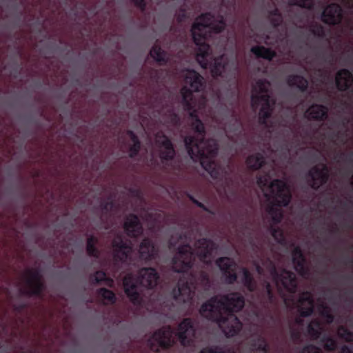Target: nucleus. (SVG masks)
<instances>
[{"label":"nucleus","mask_w":353,"mask_h":353,"mask_svg":"<svg viewBox=\"0 0 353 353\" xmlns=\"http://www.w3.org/2000/svg\"><path fill=\"white\" fill-rule=\"evenodd\" d=\"M256 183L261 189L267 187L269 183V176L268 174L257 176Z\"/></svg>","instance_id":"49"},{"label":"nucleus","mask_w":353,"mask_h":353,"mask_svg":"<svg viewBox=\"0 0 353 353\" xmlns=\"http://www.w3.org/2000/svg\"><path fill=\"white\" fill-rule=\"evenodd\" d=\"M114 252V259L117 262L125 263L130 256L132 245L130 241L124 240L121 234H117L111 242Z\"/></svg>","instance_id":"11"},{"label":"nucleus","mask_w":353,"mask_h":353,"mask_svg":"<svg viewBox=\"0 0 353 353\" xmlns=\"http://www.w3.org/2000/svg\"><path fill=\"white\" fill-rule=\"evenodd\" d=\"M270 82L265 79H258L252 88L251 96L252 106L256 108L260 104L261 107L259 112V121L261 125H267L268 120L271 117L275 99L269 93Z\"/></svg>","instance_id":"6"},{"label":"nucleus","mask_w":353,"mask_h":353,"mask_svg":"<svg viewBox=\"0 0 353 353\" xmlns=\"http://www.w3.org/2000/svg\"><path fill=\"white\" fill-rule=\"evenodd\" d=\"M319 312L323 318L331 312L330 307L325 303H321L318 307Z\"/></svg>","instance_id":"51"},{"label":"nucleus","mask_w":353,"mask_h":353,"mask_svg":"<svg viewBox=\"0 0 353 353\" xmlns=\"http://www.w3.org/2000/svg\"><path fill=\"white\" fill-rule=\"evenodd\" d=\"M339 336L345 339L346 341L350 342L352 340L353 334L347 328L344 326H340L339 328Z\"/></svg>","instance_id":"46"},{"label":"nucleus","mask_w":353,"mask_h":353,"mask_svg":"<svg viewBox=\"0 0 353 353\" xmlns=\"http://www.w3.org/2000/svg\"><path fill=\"white\" fill-rule=\"evenodd\" d=\"M226 183H227L228 186H229L230 184L232 183V180L231 179H227Z\"/></svg>","instance_id":"63"},{"label":"nucleus","mask_w":353,"mask_h":353,"mask_svg":"<svg viewBox=\"0 0 353 353\" xmlns=\"http://www.w3.org/2000/svg\"><path fill=\"white\" fill-rule=\"evenodd\" d=\"M242 272L243 277L241 279V282L243 285L249 292H254L256 288V284L252 274L245 268L242 269Z\"/></svg>","instance_id":"30"},{"label":"nucleus","mask_w":353,"mask_h":353,"mask_svg":"<svg viewBox=\"0 0 353 353\" xmlns=\"http://www.w3.org/2000/svg\"><path fill=\"white\" fill-rule=\"evenodd\" d=\"M157 143L160 148V158L163 164H168V161H172L176 155V151L171 140L164 134H158L157 136Z\"/></svg>","instance_id":"16"},{"label":"nucleus","mask_w":353,"mask_h":353,"mask_svg":"<svg viewBox=\"0 0 353 353\" xmlns=\"http://www.w3.org/2000/svg\"><path fill=\"white\" fill-rule=\"evenodd\" d=\"M25 307H26V304H24V303H21V304L14 305V310L17 312H20V311L23 310Z\"/></svg>","instance_id":"58"},{"label":"nucleus","mask_w":353,"mask_h":353,"mask_svg":"<svg viewBox=\"0 0 353 353\" xmlns=\"http://www.w3.org/2000/svg\"><path fill=\"white\" fill-rule=\"evenodd\" d=\"M298 302L301 305H303L305 303H307L309 305H314L312 294L308 291H305L300 294Z\"/></svg>","instance_id":"43"},{"label":"nucleus","mask_w":353,"mask_h":353,"mask_svg":"<svg viewBox=\"0 0 353 353\" xmlns=\"http://www.w3.org/2000/svg\"><path fill=\"white\" fill-rule=\"evenodd\" d=\"M259 305L261 307L256 316H265L271 320L274 319V316L270 312V307L276 301V297L273 291V288L269 282L264 283V290L259 296Z\"/></svg>","instance_id":"13"},{"label":"nucleus","mask_w":353,"mask_h":353,"mask_svg":"<svg viewBox=\"0 0 353 353\" xmlns=\"http://www.w3.org/2000/svg\"><path fill=\"white\" fill-rule=\"evenodd\" d=\"M127 134L129 136L130 140L133 143V144L129 148V157L133 159L138 155L141 150V142L138 137L133 131L128 130Z\"/></svg>","instance_id":"29"},{"label":"nucleus","mask_w":353,"mask_h":353,"mask_svg":"<svg viewBox=\"0 0 353 353\" xmlns=\"http://www.w3.org/2000/svg\"><path fill=\"white\" fill-rule=\"evenodd\" d=\"M270 230L272 237L276 242L281 244L284 243L285 238L283 230L280 228L271 226Z\"/></svg>","instance_id":"37"},{"label":"nucleus","mask_w":353,"mask_h":353,"mask_svg":"<svg viewBox=\"0 0 353 353\" xmlns=\"http://www.w3.org/2000/svg\"><path fill=\"white\" fill-rule=\"evenodd\" d=\"M123 229L127 236L131 238H137L143 232L142 224L137 215L134 214H130L126 216L123 223Z\"/></svg>","instance_id":"17"},{"label":"nucleus","mask_w":353,"mask_h":353,"mask_svg":"<svg viewBox=\"0 0 353 353\" xmlns=\"http://www.w3.org/2000/svg\"><path fill=\"white\" fill-rule=\"evenodd\" d=\"M248 169L255 171L259 170L266 164L264 156L259 152L248 156L245 160Z\"/></svg>","instance_id":"25"},{"label":"nucleus","mask_w":353,"mask_h":353,"mask_svg":"<svg viewBox=\"0 0 353 353\" xmlns=\"http://www.w3.org/2000/svg\"><path fill=\"white\" fill-rule=\"evenodd\" d=\"M292 5H295L302 8L311 10L314 7L313 0H289Z\"/></svg>","instance_id":"44"},{"label":"nucleus","mask_w":353,"mask_h":353,"mask_svg":"<svg viewBox=\"0 0 353 353\" xmlns=\"http://www.w3.org/2000/svg\"><path fill=\"white\" fill-rule=\"evenodd\" d=\"M341 353H353L352 350L347 345H343L341 349Z\"/></svg>","instance_id":"57"},{"label":"nucleus","mask_w":353,"mask_h":353,"mask_svg":"<svg viewBox=\"0 0 353 353\" xmlns=\"http://www.w3.org/2000/svg\"><path fill=\"white\" fill-rule=\"evenodd\" d=\"M98 243V239L93 235H90L87 239L86 243V252L90 256L94 258H99V251L96 247V244Z\"/></svg>","instance_id":"32"},{"label":"nucleus","mask_w":353,"mask_h":353,"mask_svg":"<svg viewBox=\"0 0 353 353\" xmlns=\"http://www.w3.org/2000/svg\"><path fill=\"white\" fill-rule=\"evenodd\" d=\"M271 274L277 285L281 283L290 293L294 294L296 292L297 282L295 274L292 272L283 269L279 272L274 266L271 270Z\"/></svg>","instance_id":"12"},{"label":"nucleus","mask_w":353,"mask_h":353,"mask_svg":"<svg viewBox=\"0 0 353 353\" xmlns=\"http://www.w3.org/2000/svg\"><path fill=\"white\" fill-rule=\"evenodd\" d=\"M196 327L191 318H185L178 325L176 336L183 347H191L195 341Z\"/></svg>","instance_id":"10"},{"label":"nucleus","mask_w":353,"mask_h":353,"mask_svg":"<svg viewBox=\"0 0 353 353\" xmlns=\"http://www.w3.org/2000/svg\"><path fill=\"white\" fill-rule=\"evenodd\" d=\"M268 212L271 216L272 220L274 223L277 224L281 221L283 219V214L277 208L271 205L268 208Z\"/></svg>","instance_id":"38"},{"label":"nucleus","mask_w":353,"mask_h":353,"mask_svg":"<svg viewBox=\"0 0 353 353\" xmlns=\"http://www.w3.org/2000/svg\"><path fill=\"white\" fill-rule=\"evenodd\" d=\"M173 334L171 326H163L152 334L148 340V345L152 351L159 353L160 349L167 350L174 345Z\"/></svg>","instance_id":"7"},{"label":"nucleus","mask_w":353,"mask_h":353,"mask_svg":"<svg viewBox=\"0 0 353 353\" xmlns=\"http://www.w3.org/2000/svg\"><path fill=\"white\" fill-rule=\"evenodd\" d=\"M225 27L223 18L216 21L210 12L201 14L192 26V39L196 46V61L203 68H210L214 77H224L229 62L225 55L213 59L207 41L214 34L223 32Z\"/></svg>","instance_id":"3"},{"label":"nucleus","mask_w":353,"mask_h":353,"mask_svg":"<svg viewBox=\"0 0 353 353\" xmlns=\"http://www.w3.org/2000/svg\"><path fill=\"white\" fill-rule=\"evenodd\" d=\"M268 212L271 216L272 220L274 223L277 224L281 221L283 219V214L277 208L271 205L268 208Z\"/></svg>","instance_id":"39"},{"label":"nucleus","mask_w":353,"mask_h":353,"mask_svg":"<svg viewBox=\"0 0 353 353\" xmlns=\"http://www.w3.org/2000/svg\"><path fill=\"white\" fill-rule=\"evenodd\" d=\"M187 17L186 12L185 9H180L179 12L176 14V21L179 23H181Z\"/></svg>","instance_id":"54"},{"label":"nucleus","mask_w":353,"mask_h":353,"mask_svg":"<svg viewBox=\"0 0 353 353\" xmlns=\"http://www.w3.org/2000/svg\"><path fill=\"white\" fill-rule=\"evenodd\" d=\"M186 196L189 199L190 201H192L194 205H196L199 208L202 209L203 211L208 212L210 214H214V212L212 210H210L207 206H205L203 203L196 199L192 194L188 192L186 193Z\"/></svg>","instance_id":"47"},{"label":"nucleus","mask_w":353,"mask_h":353,"mask_svg":"<svg viewBox=\"0 0 353 353\" xmlns=\"http://www.w3.org/2000/svg\"><path fill=\"white\" fill-rule=\"evenodd\" d=\"M134 5L140 9L141 12H145L147 7V3L145 0H130Z\"/></svg>","instance_id":"53"},{"label":"nucleus","mask_w":353,"mask_h":353,"mask_svg":"<svg viewBox=\"0 0 353 353\" xmlns=\"http://www.w3.org/2000/svg\"><path fill=\"white\" fill-rule=\"evenodd\" d=\"M243 130V123L241 119L234 110L230 111V118L225 123V132L234 134H241Z\"/></svg>","instance_id":"23"},{"label":"nucleus","mask_w":353,"mask_h":353,"mask_svg":"<svg viewBox=\"0 0 353 353\" xmlns=\"http://www.w3.org/2000/svg\"><path fill=\"white\" fill-rule=\"evenodd\" d=\"M159 275L154 268H141L136 280L132 274H128L123 279L124 292L130 302L136 306L141 305L142 298L138 291L137 282L146 288L153 289L159 282Z\"/></svg>","instance_id":"5"},{"label":"nucleus","mask_w":353,"mask_h":353,"mask_svg":"<svg viewBox=\"0 0 353 353\" xmlns=\"http://www.w3.org/2000/svg\"><path fill=\"white\" fill-rule=\"evenodd\" d=\"M323 319H325L326 322L327 323H332L333 321H334V315L332 314V312H330V314H328L327 315H326L325 317H323Z\"/></svg>","instance_id":"56"},{"label":"nucleus","mask_w":353,"mask_h":353,"mask_svg":"<svg viewBox=\"0 0 353 353\" xmlns=\"http://www.w3.org/2000/svg\"><path fill=\"white\" fill-rule=\"evenodd\" d=\"M139 252L142 259L150 261L155 258L157 254V250L150 239L145 238L139 245Z\"/></svg>","instance_id":"20"},{"label":"nucleus","mask_w":353,"mask_h":353,"mask_svg":"<svg viewBox=\"0 0 353 353\" xmlns=\"http://www.w3.org/2000/svg\"><path fill=\"white\" fill-rule=\"evenodd\" d=\"M343 19L341 6L336 3L329 4L322 12L321 21L330 26L339 25Z\"/></svg>","instance_id":"15"},{"label":"nucleus","mask_w":353,"mask_h":353,"mask_svg":"<svg viewBox=\"0 0 353 353\" xmlns=\"http://www.w3.org/2000/svg\"><path fill=\"white\" fill-rule=\"evenodd\" d=\"M216 265L221 271L226 283L232 285L237 281V265L233 259L226 256L219 257L216 261Z\"/></svg>","instance_id":"14"},{"label":"nucleus","mask_w":353,"mask_h":353,"mask_svg":"<svg viewBox=\"0 0 353 353\" xmlns=\"http://www.w3.org/2000/svg\"><path fill=\"white\" fill-rule=\"evenodd\" d=\"M352 154H350L349 156L346 157V160L347 161H352Z\"/></svg>","instance_id":"62"},{"label":"nucleus","mask_w":353,"mask_h":353,"mask_svg":"<svg viewBox=\"0 0 353 353\" xmlns=\"http://www.w3.org/2000/svg\"><path fill=\"white\" fill-rule=\"evenodd\" d=\"M307 181L312 189L317 191L326 184L330 178V170L325 163H320L310 169L307 173Z\"/></svg>","instance_id":"8"},{"label":"nucleus","mask_w":353,"mask_h":353,"mask_svg":"<svg viewBox=\"0 0 353 353\" xmlns=\"http://www.w3.org/2000/svg\"><path fill=\"white\" fill-rule=\"evenodd\" d=\"M335 83L339 91L349 90L353 85V74L346 68L339 70L335 76Z\"/></svg>","instance_id":"18"},{"label":"nucleus","mask_w":353,"mask_h":353,"mask_svg":"<svg viewBox=\"0 0 353 353\" xmlns=\"http://www.w3.org/2000/svg\"><path fill=\"white\" fill-rule=\"evenodd\" d=\"M283 17L278 9L270 12V21L274 28H277L283 23Z\"/></svg>","instance_id":"36"},{"label":"nucleus","mask_w":353,"mask_h":353,"mask_svg":"<svg viewBox=\"0 0 353 353\" xmlns=\"http://www.w3.org/2000/svg\"><path fill=\"white\" fill-rule=\"evenodd\" d=\"M244 305L245 298L239 292L215 295L201 305L199 313L203 318L218 323L227 337H232L243 327L234 313L241 311Z\"/></svg>","instance_id":"4"},{"label":"nucleus","mask_w":353,"mask_h":353,"mask_svg":"<svg viewBox=\"0 0 353 353\" xmlns=\"http://www.w3.org/2000/svg\"><path fill=\"white\" fill-rule=\"evenodd\" d=\"M310 32L313 35L319 39H324L326 36L325 28L317 23L311 26Z\"/></svg>","instance_id":"41"},{"label":"nucleus","mask_w":353,"mask_h":353,"mask_svg":"<svg viewBox=\"0 0 353 353\" xmlns=\"http://www.w3.org/2000/svg\"><path fill=\"white\" fill-rule=\"evenodd\" d=\"M256 270L259 274H261L263 272V268L259 265H256Z\"/></svg>","instance_id":"60"},{"label":"nucleus","mask_w":353,"mask_h":353,"mask_svg":"<svg viewBox=\"0 0 353 353\" xmlns=\"http://www.w3.org/2000/svg\"><path fill=\"white\" fill-rule=\"evenodd\" d=\"M302 321H302V319H300V318H297V319H296V323H298V324H301V323H302Z\"/></svg>","instance_id":"64"},{"label":"nucleus","mask_w":353,"mask_h":353,"mask_svg":"<svg viewBox=\"0 0 353 353\" xmlns=\"http://www.w3.org/2000/svg\"><path fill=\"white\" fill-rule=\"evenodd\" d=\"M27 289H21L20 292L23 295L32 296H35L38 297H43V292L46 289V285L42 280L33 283L28 285Z\"/></svg>","instance_id":"24"},{"label":"nucleus","mask_w":353,"mask_h":353,"mask_svg":"<svg viewBox=\"0 0 353 353\" xmlns=\"http://www.w3.org/2000/svg\"><path fill=\"white\" fill-rule=\"evenodd\" d=\"M114 201L111 196H108L107 200L102 201L100 203L102 213L104 214L110 213L114 208Z\"/></svg>","instance_id":"40"},{"label":"nucleus","mask_w":353,"mask_h":353,"mask_svg":"<svg viewBox=\"0 0 353 353\" xmlns=\"http://www.w3.org/2000/svg\"><path fill=\"white\" fill-rule=\"evenodd\" d=\"M90 281L92 284H100L104 282L106 285L112 287L113 285V280L107 276L105 272L103 270H98L90 276Z\"/></svg>","instance_id":"31"},{"label":"nucleus","mask_w":353,"mask_h":353,"mask_svg":"<svg viewBox=\"0 0 353 353\" xmlns=\"http://www.w3.org/2000/svg\"><path fill=\"white\" fill-rule=\"evenodd\" d=\"M26 274L28 276L26 279V284L29 285L32 284L34 282L41 281L43 279L42 275L40 272V270L38 269L35 270H28L26 271Z\"/></svg>","instance_id":"35"},{"label":"nucleus","mask_w":353,"mask_h":353,"mask_svg":"<svg viewBox=\"0 0 353 353\" xmlns=\"http://www.w3.org/2000/svg\"><path fill=\"white\" fill-rule=\"evenodd\" d=\"M199 353H235L232 349L224 350L220 346H212L203 348Z\"/></svg>","instance_id":"42"},{"label":"nucleus","mask_w":353,"mask_h":353,"mask_svg":"<svg viewBox=\"0 0 353 353\" xmlns=\"http://www.w3.org/2000/svg\"><path fill=\"white\" fill-rule=\"evenodd\" d=\"M250 51L257 58H263L268 61H272L276 57V53L274 50L263 46H252Z\"/></svg>","instance_id":"27"},{"label":"nucleus","mask_w":353,"mask_h":353,"mask_svg":"<svg viewBox=\"0 0 353 353\" xmlns=\"http://www.w3.org/2000/svg\"><path fill=\"white\" fill-rule=\"evenodd\" d=\"M184 86L181 90V103L185 111L189 112L191 129L196 136L188 135L184 138V144L190 157L199 160L203 169L213 179H221L224 169L214 160L219 152V143L214 139H205L206 130L203 121L199 119L196 108V101L193 92L204 90L205 81L203 77L194 70H188L185 77Z\"/></svg>","instance_id":"1"},{"label":"nucleus","mask_w":353,"mask_h":353,"mask_svg":"<svg viewBox=\"0 0 353 353\" xmlns=\"http://www.w3.org/2000/svg\"><path fill=\"white\" fill-rule=\"evenodd\" d=\"M299 312L301 317H309L312 316L314 312V305H309L308 307L301 305L299 308Z\"/></svg>","instance_id":"48"},{"label":"nucleus","mask_w":353,"mask_h":353,"mask_svg":"<svg viewBox=\"0 0 353 353\" xmlns=\"http://www.w3.org/2000/svg\"><path fill=\"white\" fill-rule=\"evenodd\" d=\"M286 81L290 87L296 88L301 92H305L307 90L309 85L308 80L302 75L290 74L288 76Z\"/></svg>","instance_id":"22"},{"label":"nucleus","mask_w":353,"mask_h":353,"mask_svg":"<svg viewBox=\"0 0 353 353\" xmlns=\"http://www.w3.org/2000/svg\"><path fill=\"white\" fill-rule=\"evenodd\" d=\"M307 331L312 339H318L321 336L320 321L316 319L312 321L307 325Z\"/></svg>","instance_id":"34"},{"label":"nucleus","mask_w":353,"mask_h":353,"mask_svg":"<svg viewBox=\"0 0 353 353\" xmlns=\"http://www.w3.org/2000/svg\"><path fill=\"white\" fill-rule=\"evenodd\" d=\"M98 296L107 301V303L114 304L117 301V297L114 292L105 288H101L97 290Z\"/></svg>","instance_id":"33"},{"label":"nucleus","mask_w":353,"mask_h":353,"mask_svg":"<svg viewBox=\"0 0 353 353\" xmlns=\"http://www.w3.org/2000/svg\"><path fill=\"white\" fill-rule=\"evenodd\" d=\"M327 108L320 104H312L305 112V117L310 120L323 121L327 118Z\"/></svg>","instance_id":"21"},{"label":"nucleus","mask_w":353,"mask_h":353,"mask_svg":"<svg viewBox=\"0 0 353 353\" xmlns=\"http://www.w3.org/2000/svg\"><path fill=\"white\" fill-rule=\"evenodd\" d=\"M321 341L324 343V348L327 351H334L336 348V341L330 336H324Z\"/></svg>","instance_id":"45"},{"label":"nucleus","mask_w":353,"mask_h":353,"mask_svg":"<svg viewBox=\"0 0 353 353\" xmlns=\"http://www.w3.org/2000/svg\"><path fill=\"white\" fill-rule=\"evenodd\" d=\"M292 263L297 273L304 276L308 274L307 268L305 266V258L301 248L296 246L292 252Z\"/></svg>","instance_id":"19"},{"label":"nucleus","mask_w":353,"mask_h":353,"mask_svg":"<svg viewBox=\"0 0 353 353\" xmlns=\"http://www.w3.org/2000/svg\"><path fill=\"white\" fill-rule=\"evenodd\" d=\"M150 56L161 65H166L169 61V57L166 51L159 45H154L150 50Z\"/></svg>","instance_id":"26"},{"label":"nucleus","mask_w":353,"mask_h":353,"mask_svg":"<svg viewBox=\"0 0 353 353\" xmlns=\"http://www.w3.org/2000/svg\"><path fill=\"white\" fill-rule=\"evenodd\" d=\"M250 350L252 353H269L270 351L266 340L262 336L251 341Z\"/></svg>","instance_id":"28"},{"label":"nucleus","mask_w":353,"mask_h":353,"mask_svg":"<svg viewBox=\"0 0 353 353\" xmlns=\"http://www.w3.org/2000/svg\"><path fill=\"white\" fill-rule=\"evenodd\" d=\"M195 250L189 243L180 245L176 255L172 259V270L174 272L181 273L177 286L172 291V295L177 303L191 305L198 285L203 288L210 286V278L206 272H190L197 256L205 264L211 263L212 252L216 249V243L208 238L198 239Z\"/></svg>","instance_id":"2"},{"label":"nucleus","mask_w":353,"mask_h":353,"mask_svg":"<svg viewBox=\"0 0 353 353\" xmlns=\"http://www.w3.org/2000/svg\"><path fill=\"white\" fill-rule=\"evenodd\" d=\"M291 339L294 341H298L301 338V334L299 331L292 330L290 332Z\"/></svg>","instance_id":"55"},{"label":"nucleus","mask_w":353,"mask_h":353,"mask_svg":"<svg viewBox=\"0 0 353 353\" xmlns=\"http://www.w3.org/2000/svg\"><path fill=\"white\" fill-rule=\"evenodd\" d=\"M338 232H339V229L336 227H334L330 230V232L331 234H335V233H337Z\"/></svg>","instance_id":"61"},{"label":"nucleus","mask_w":353,"mask_h":353,"mask_svg":"<svg viewBox=\"0 0 353 353\" xmlns=\"http://www.w3.org/2000/svg\"><path fill=\"white\" fill-rule=\"evenodd\" d=\"M300 353H321V351L316 345L313 344H308L301 349Z\"/></svg>","instance_id":"50"},{"label":"nucleus","mask_w":353,"mask_h":353,"mask_svg":"<svg viewBox=\"0 0 353 353\" xmlns=\"http://www.w3.org/2000/svg\"><path fill=\"white\" fill-rule=\"evenodd\" d=\"M171 119L173 123H177V121H179L178 115L176 114H175L174 112H172Z\"/></svg>","instance_id":"59"},{"label":"nucleus","mask_w":353,"mask_h":353,"mask_svg":"<svg viewBox=\"0 0 353 353\" xmlns=\"http://www.w3.org/2000/svg\"><path fill=\"white\" fill-rule=\"evenodd\" d=\"M148 74L151 80L154 82H158L160 79V72L158 70L150 68Z\"/></svg>","instance_id":"52"},{"label":"nucleus","mask_w":353,"mask_h":353,"mask_svg":"<svg viewBox=\"0 0 353 353\" xmlns=\"http://www.w3.org/2000/svg\"><path fill=\"white\" fill-rule=\"evenodd\" d=\"M270 192L276 205L286 207L292 199V194L286 183L281 179H274L270 184Z\"/></svg>","instance_id":"9"}]
</instances>
